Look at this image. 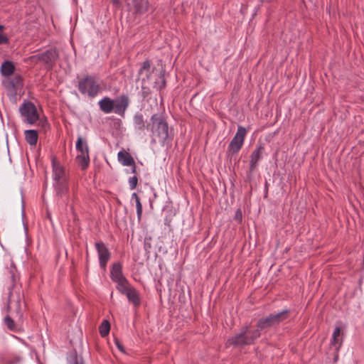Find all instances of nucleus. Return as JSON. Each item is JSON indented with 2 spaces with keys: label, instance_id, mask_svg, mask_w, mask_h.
<instances>
[{
  "label": "nucleus",
  "instance_id": "obj_1",
  "mask_svg": "<svg viewBox=\"0 0 364 364\" xmlns=\"http://www.w3.org/2000/svg\"><path fill=\"white\" fill-rule=\"evenodd\" d=\"M23 294L20 288L13 285L9 289L6 311L9 314L4 318V323L12 331L18 332L21 330L24 321L23 311L26 304H22Z\"/></svg>",
  "mask_w": 364,
  "mask_h": 364
},
{
  "label": "nucleus",
  "instance_id": "obj_2",
  "mask_svg": "<svg viewBox=\"0 0 364 364\" xmlns=\"http://www.w3.org/2000/svg\"><path fill=\"white\" fill-rule=\"evenodd\" d=\"M146 129L151 132L153 143H159L164 146L172 140L168 123L163 113L153 114L146 124Z\"/></svg>",
  "mask_w": 364,
  "mask_h": 364
},
{
  "label": "nucleus",
  "instance_id": "obj_3",
  "mask_svg": "<svg viewBox=\"0 0 364 364\" xmlns=\"http://www.w3.org/2000/svg\"><path fill=\"white\" fill-rule=\"evenodd\" d=\"M155 68L151 66L150 60H146L142 63L139 70V77L141 80V88L143 90L148 89L150 85L157 90H161L166 86L164 76L161 73L155 72Z\"/></svg>",
  "mask_w": 364,
  "mask_h": 364
},
{
  "label": "nucleus",
  "instance_id": "obj_4",
  "mask_svg": "<svg viewBox=\"0 0 364 364\" xmlns=\"http://www.w3.org/2000/svg\"><path fill=\"white\" fill-rule=\"evenodd\" d=\"M77 88L81 94L94 98L102 91L101 81L94 75H85L78 80Z\"/></svg>",
  "mask_w": 364,
  "mask_h": 364
},
{
  "label": "nucleus",
  "instance_id": "obj_5",
  "mask_svg": "<svg viewBox=\"0 0 364 364\" xmlns=\"http://www.w3.org/2000/svg\"><path fill=\"white\" fill-rule=\"evenodd\" d=\"M289 311L284 310L276 314H270L265 318H260L257 322V328L261 331L279 325L288 318Z\"/></svg>",
  "mask_w": 364,
  "mask_h": 364
},
{
  "label": "nucleus",
  "instance_id": "obj_6",
  "mask_svg": "<svg viewBox=\"0 0 364 364\" xmlns=\"http://www.w3.org/2000/svg\"><path fill=\"white\" fill-rule=\"evenodd\" d=\"M246 134V129L242 126H239L235 135L229 144L228 151V157H234V155L240 150L243 145Z\"/></svg>",
  "mask_w": 364,
  "mask_h": 364
},
{
  "label": "nucleus",
  "instance_id": "obj_7",
  "mask_svg": "<svg viewBox=\"0 0 364 364\" xmlns=\"http://www.w3.org/2000/svg\"><path fill=\"white\" fill-rule=\"evenodd\" d=\"M19 112L28 124H33L39 119L36 107L31 102H26L22 104L19 107Z\"/></svg>",
  "mask_w": 364,
  "mask_h": 364
},
{
  "label": "nucleus",
  "instance_id": "obj_8",
  "mask_svg": "<svg viewBox=\"0 0 364 364\" xmlns=\"http://www.w3.org/2000/svg\"><path fill=\"white\" fill-rule=\"evenodd\" d=\"M246 329H240V331L235 336L230 337L226 343L228 346L242 347L250 345V339L245 337Z\"/></svg>",
  "mask_w": 364,
  "mask_h": 364
},
{
  "label": "nucleus",
  "instance_id": "obj_9",
  "mask_svg": "<svg viewBox=\"0 0 364 364\" xmlns=\"http://www.w3.org/2000/svg\"><path fill=\"white\" fill-rule=\"evenodd\" d=\"M95 247L99 256L100 265L102 269H105L107 262L110 259L111 253L102 242H96Z\"/></svg>",
  "mask_w": 364,
  "mask_h": 364
},
{
  "label": "nucleus",
  "instance_id": "obj_10",
  "mask_svg": "<svg viewBox=\"0 0 364 364\" xmlns=\"http://www.w3.org/2000/svg\"><path fill=\"white\" fill-rule=\"evenodd\" d=\"M40 58L45 63L47 68L51 69L58 58V53L55 49H49L40 53Z\"/></svg>",
  "mask_w": 364,
  "mask_h": 364
},
{
  "label": "nucleus",
  "instance_id": "obj_11",
  "mask_svg": "<svg viewBox=\"0 0 364 364\" xmlns=\"http://www.w3.org/2000/svg\"><path fill=\"white\" fill-rule=\"evenodd\" d=\"M129 100L127 95H120L116 100H114V110L117 114H122L129 106Z\"/></svg>",
  "mask_w": 364,
  "mask_h": 364
},
{
  "label": "nucleus",
  "instance_id": "obj_12",
  "mask_svg": "<svg viewBox=\"0 0 364 364\" xmlns=\"http://www.w3.org/2000/svg\"><path fill=\"white\" fill-rule=\"evenodd\" d=\"M53 178L57 181H65V171L60 161H52Z\"/></svg>",
  "mask_w": 364,
  "mask_h": 364
},
{
  "label": "nucleus",
  "instance_id": "obj_13",
  "mask_svg": "<svg viewBox=\"0 0 364 364\" xmlns=\"http://www.w3.org/2000/svg\"><path fill=\"white\" fill-rule=\"evenodd\" d=\"M77 150L80 152L75 159H89L88 146L87 142L79 136L76 142Z\"/></svg>",
  "mask_w": 364,
  "mask_h": 364
},
{
  "label": "nucleus",
  "instance_id": "obj_14",
  "mask_svg": "<svg viewBox=\"0 0 364 364\" xmlns=\"http://www.w3.org/2000/svg\"><path fill=\"white\" fill-rule=\"evenodd\" d=\"M110 274L112 280L115 283L126 279L122 273V264L119 262L113 264Z\"/></svg>",
  "mask_w": 364,
  "mask_h": 364
},
{
  "label": "nucleus",
  "instance_id": "obj_15",
  "mask_svg": "<svg viewBox=\"0 0 364 364\" xmlns=\"http://www.w3.org/2000/svg\"><path fill=\"white\" fill-rule=\"evenodd\" d=\"M98 104H99L100 109L106 114L111 113L114 110V100L110 99L108 97H105L102 98L99 102Z\"/></svg>",
  "mask_w": 364,
  "mask_h": 364
},
{
  "label": "nucleus",
  "instance_id": "obj_16",
  "mask_svg": "<svg viewBox=\"0 0 364 364\" xmlns=\"http://www.w3.org/2000/svg\"><path fill=\"white\" fill-rule=\"evenodd\" d=\"M134 13L139 15L145 14L149 9V2L147 0H134Z\"/></svg>",
  "mask_w": 364,
  "mask_h": 364
},
{
  "label": "nucleus",
  "instance_id": "obj_17",
  "mask_svg": "<svg viewBox=\"0 0 364 364\" xmlns=\"http://www.w3.org/2000/svg\"><path fill=\"white\" fill-rule=\"evenodd\" d=\"M242 329H246L245 337L250 339V345L253 344L255 341L260 337V330L259 328L251 330L250 328V326H245L242 328Z\"/></svg>",
  "mask_w": 364,
  "mask_h": 364
},
{
  "label": "nucleus",
  "instance_id": "obj_18",
  "mask_svg": "<svg viewBox=\"0 0 364 364\" xmlns=\"http://www.w3.org/2000/svg\"><path fill=\"white\" fill-rule=\"evenodd\" d=\"M15 70L14 65L11 61H4L1 66V73L6 77L11 76Z\"/></svg>",
  "mask_w": 364,
  "mask_h": 364
},
{
  "label": "nucleus",
  "instance_id": "obj_19",
  "mask_svg": "<svg viewBox=\"0 0 364 364\" xmlns=\"http://www.w3.org/2000/svg\"><path fill=\"white\" fill-rule=\"evenodd\" d=\"M128 300L132 302L136 307L140 305L141 301L139 294L137 291L132 287L125 294Z\"/></svg>",
  "mask_w": 364,
  "mask_h": 364
},
{
  "label": "nucleus",
  "instance_id": "obj_20",
  "mask_svg": "<svg viewBox=\"0 0 364 364\" xmlns=\"http://www.w3.org/2000/svg\"><path fill=\"white\" fill-rule=\"evenodd\" d=\"M133 122H134V125L135 129H136L139 131H143V130H144L145 128H146V125L145 124V121L144 119V117L140 113H136L134 116Z\"/></svg>",
  "mask_w": 364,
  "mask_h": 364
},
{
  "label": "nucleus",
  "instance_id": "obj_21",
  "mask_svg": "<svg viewBox=\"0 0 364 364\" xmlns=\"http://www.w3.org/2000/svg\"><path fill=\"white\" fill-rule=\"evenodd\" d=\"M341 333V328L340 326H336L332 335L331 345L335 346L336 348H338L342 343V339L339 338Z\"/></svg>",
  "mask_w": 364,
  "mask_h": 364
},
{
  "label": "nucleus",
  "instance_id": "obj_22",
  "mask_svg": "<svg viewBox=\"0 0 364 364\" xmlns=\"http://www.w3.org/2000/svg\"><path fill=\"white\" fill-rule=\"evenodd\" d=\"M26 141L30 145H36L38 141V132L36 130H26L25 132Z\"/></svg>",
  "mask_w": 364,
  "mask_h": 364
},
{
  "label": "nucleus",
  "instance_id": "obj_23",
  "mask_svg": "<svg viewBox=\"0 0 364 364\" xmlns=\"http://www.w3.org/2000/svg\"><path fill=\"white\" fill-rule=\"evenodd\" d=\"M10 85L15 90L22 88L23 78L20 75H14L10 80Z\"/></svg>",
  "mask_w": 364,
  "mask_h": 364
},
{
  "label": "nucleus",
  "instance_id": "obj_24",
  "mask_svg": "<svg viewBox=\"0 0 364 364\" xmlns=\"http://www.w3.org/2000/svg\"><path fill=\"white\" fill-rule=\"evenodd\" d=\"M116 283L117 284V289L123 294H126V293L132 287L130 286L127 279Z\"/></svg>",
  "mask_w": 364,
  "mask_h": 364
},
{
  "label": "nucleus",
  "instance_id": "obj_25",
  "mask_svg": "<svg viewBox=\"0 0 364 364\" xmlns=\"http://www.w3.org/2000/svg\"><path fill=\"white\" fill-rule=\"evenodd\" d=\"M110 330V324L108 321L105 320L99 327V331L102 337H105L109 334Z\"/></svg>",
  "mask_w": 364,
  "mask_h": 364
},
{
  "label": "nucleus",
  "instance_id": "obj_26",
  "mask_svg": "<svg viewBox=\"0 0 364 364\" xmlns=\"http://www.w3.org/2000/svg\"><path fill=\"white\" fill-rule=\"evenodd\" d=\"M56 191L58 195H63L66 193L67 187L65 184V181H56Z\"/></svg>",
  "mask_w": 364,
  "mask_h": 364
},
{
  "label": "nucleus",
  "instance_id": "obj_27",
  "mask_svg": "<svg viewBox=\"0 0 364 364\" xmlns=\"http://www.w3.org/2000/svg\"><path fill=\"white\" fill-rule=\"evenodd\" d=\"M264 149L263 146H259L257 147L251 155L252 159H259L261 157H262V153L264 151Z\"/></svg>",
  "mask_w": 364,
  "mask_h": 364
},
{
  "label": "nucleus",
  "instance_id": "obj_28",
  "mask_svg": "<svg viewBox=\"0 0 364 364\" xmlns=\"http://www.w3.org/2000/svg\"><path fill=\"white\" fill-rule=\"evenodd\" d=\"M136 214L138 220H140L142 215V205L140 202V198H137L136 200Z\"/></svg>",
  "mask_w": 364,
  "mask_h": 364
},
{
  "label": "nucleus",
  "instance_id": "obj_29",
  "mask_svg": "<svg viewBox=\"0 0 364 364\" xmlns=\"http://www.w3.org/2000/svg\"><path fill=\"white\" fill-rule=\"evenodd\" d=\"M138 183V178L136 176L129 178V184L131 190H134L136 188Z\"/></svg>",
  "mask_w": 364,
  "mask_h": 364
},
{
  "label": "nucleus",
  "instance_id": "obj_30",
  "mask_svg": "<svg viewBox=\"0 0 364 364\" xmlns=\"http://www.w3.org/2000/svg\"><path fill=\"white\" fill-rule=\"evenodd\" d=\"M123 166H131L132 172L136 173V166L134 161H121Z\"/></svg>",
  "mask_w": 364,
  "mask_h": 364
},
{
  "label": "nucleus",
  "instance_id": "obj_31",
  "mask_svg": "<svg viewBox=\"0 0 364 364\" xmlns=\"http://www.w3.org/2000/svg\"><path fill=\"white\" fill-rule=\"evenodd\" d=\"M118 159H133V158L128 152L121 151L118 153Z\"/></svg>",
  "mask_w": 364,
  "mask_h": 364
},
{
  "label": "nucleus",
  "instance_id": "obj_32",
  "mask_svg": "<svg viewBox=\"0 0 364 364\" xmlns=\"http://www.w3.org/2000/svg\"><path fill=\"white\" fill-rule=\"evenodd\" d=\"M235 219L238 221V222H241L242 221V211L240 209H237L235 212Z\"/></svg>",
  "mask_w": 364,
  "mask_h": 364
},
{
  "label": "nucleus",
  "instance_id": "obj_33",
  "mask_svg": "<svg viewBox=\"0 0 364 364\" xmlns=\"http://www.w3.org/2000/svg\"><path fill=\"white\" fill-rule=\"evenodd\" d=\"M29 60L34 63H38V62H42L41 59L40 58V54L31 56L29 58Z\"/></svg>",
  "mask_w": 364,
  "mask_h": 364
},
{
  "label": "nucleus",
  "instance_id": "obj_34",
  "mask_svg": "<svg viewBox=\"0 0 364 364\" xmlns=\"http://www.w3.org/2000/svg\"><path fill=\"white\" fill-rule=\"evenodd\" d=\"M90 161H80V166L82 170L86 169L89 166Z\"/></svg>",
  "mask_w": 364,
  "mask_h": 364
},
{
  "label": "nucleus",
  "instance_id": "obj_35",
  "mask_svg": "<svg viewBox=\"0 0 364 364\" xmlns=\"http://www.w3.org/2000/svg\"><path fill=\"white\" fill-rule=\"evenodd\" d=\"M8 42H9L8 38L2 34H0V45L6 44Z\"/></svg>",
  "mask_w": 364,
  "mask_h": 364
},
{
  "label": "nucleus",
  "instance_id": "obj_36",
  "mask_svg": "<svg viewBox=\"0 0 364 364\" xmlns=\"http://www.w3.org/2000/svg\"><path fill=\"white\" fill-rule=\"evenodd\" d=\"M115 343H116V346H117L118 349H119L120 351H122V352H123V353H124V352H125L124 348V347H123L122 344L119 342V340L116 339V340H115Z\"/></svg>",
  "mask_w": 364,
  "mask_h": 364
},
{
  "label": "nucleus",
  "instance_id": "obj_37",
  "mask_svg": "<svg viewBox=\"0 0 364 364\" xmlns=\"http://www.w3.org/2000/svg\"><path fill=\"white\" fill-rule=\"evenodd\" d=\"M40 124L43 129H46L48 126V124L46 121H41Z\"/></svg>",
  "mask_w": 364,
  "mask_h": 364
},
{
  "label": "nucleus",
  "instance_id": "obj_38",
  "mask_svg": "<svg viewBox=\"0 0 364 364\" xmlns=\"http://www.w3.org/2000/svg\"><path fill=\"white\" fill-rule=\"evenodd\" d=\"M111 1L115 6H118L119 4V0H111Z\"/></svg>",
  "mask_w": 364,
  "mask_h": 364
},
{
  "label": "nucleus",
  "instance_id": "obj_39",
  "mask_svg": "<svg viewBox=\"0 0 364 364\" xmlns=\"http://www.w3.org/2000/svg\"><path fill=\"white\" fill-rule=\"evenodd\" d=\"M132 197L134 198L136 200H137V198H139L136 193H134L132 194Z\"/></svg>",
  "mask_w": 364,
  "mask_h": 364
},
{
  "label": "nucleus",
  "instance_id": "obj_40",
  "mask_svg": "<svg viewBox=\"0 0 364 364\" xmlns=\"http://www.w3.org/2000/svg\"><path fill=\"white\" fill-rule=\"evenodd\" d=\"M256 162H257V161H252V164H251V167H252V168H253V167H255V165H256Z\"/></svg>",
  "mask_w": 364,
  "mask_h": 364
},
{
  "label": "nucleus",
  "instance_id": "obj_41",
  "mask_svg": "<svg viewBox=\"0 0 364 364\" xmlns=\"http://www.w3.org/2000/svg\"><path fill=\"white\" fill-rule=\"evenodd\" d=\"M74 364H83L82 363H79L77 360H75Z\"/></svg>",
  "mask_w": 364,
  "mask_h": 364
},
{
  "label": "nucleus",
  "instance_id": "obj_42",
  "mask_svg": "<svg viewBox=\"0 0 364 364\" xmlns=\"http://www.w3.org/2000/svg\"><path fill=\"white\" fill-rule=\"evenodd\" d=\"M4 29V26L0 25V31H2Z\"/></svg>",
  "mask_w": 364,
  "mask_h": 364
},
{
  "label": "nucleus",
  "instance_id": "obj_43",
  "mask_svg": "<svg viewBox=\"0 0 364 364\" xmlns=\"http://www.w3.org/2000/svg\"><path fill=\"white\" fill-rule=\"evenodd\" d=\"M262 1H270L271 0H261Z\"/></svg>",
  "mask_w": 364,
  "mask_h": 364
},
{
  "label": "nucleus",
  "instance_id": "obj_44",
  "mask_svg": "<svg viewBox=\"0 0 364 364\" xmlns=\"http://www.w3.org/2000/svg\"><path fill=\"white\" fill-rule=\"evenodd\" d=\"M11 278H12V279L14 280V275H12V276H11Z\"/></svg>",
  "mask_w": 364,
  "mask_h": 364
}]
</instances>
